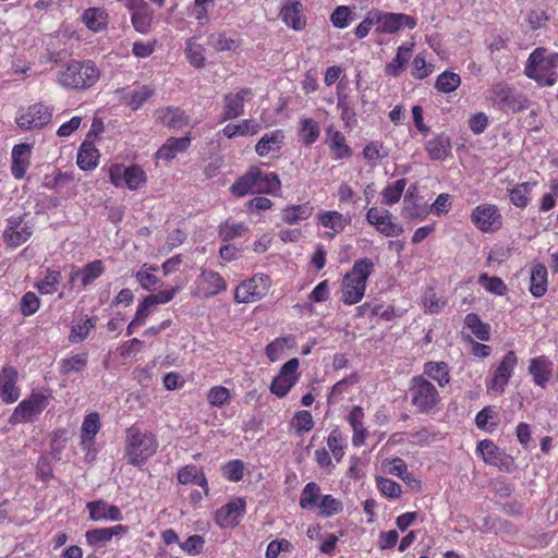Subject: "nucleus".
I'll use <instances>...</instances> for the list:
<instances>
[{
	"mask_svg": "<svg viewBox=\"0 0 558 558\" xmlns=\"http://www.w3.org/2000/svg\"><path fill=\"white\" fill-rule=\"evenodd\" d=\"M87 509L89 511L90 519L94 521H120L122 519V512L117 506L108 505L101 500L88 502Z\"/></svg>",
	"mask_w": 558,
	"mask_h": 558,
	"instance_id": "obj_36",
	"label": "nucleus"
},
{
	"mask_svg": "<svg viewBox=\"0 0 558 558\" xmlns=\"http://www.w3.org/2000/svg\"><path fill=\"white\" fill-rule=\"evenodd\" d=\"M299 360L293 357L281 366L278 375L274 378L270 385L271 393L278 398H283L289 393L291 388L299 380Z\"/></svg>",
	"mask_w": 558,
	"mask_h": 558,
	"instance_id": "obj_16",
	"label": "nucleus"
},
{
	"mask_svg": "<svg viewBox=\"0 0 558 558\" xmlns=\"http://www.w3.org/2000/svg\"><path fill=\"white\" fill-rule=\"evenodd\" d=\"M227 290L223 277L214 270L204 269L195 280L194 294L202 299L215 296Z\"/></svg>",
	"mask_w": 558,
	"mask_h": 558,
	"instance_id": "obj_17",
	"label": "nucleus"
},
{
	"mask_svg": "<svg viewBox=\"0 0 558 558\" xmlns=\"http://www.w3.org/2000/svg\"><path fill=\"white\" fill-rule=\"evenodd\" d=\"M81 19L93 33L106 31L109 24V14L104 8H88L82 13Z\"/></svg>",
	"mask_w": 558,
	"mask_h": 558,
	"instance_id": "obj_31",
	"label": "nucleus"
},
{
	"mask_svg": "<svg viewBox=\"0 0 558 558\" xmlns=\"http://www.w3.org/2000/svg\"><path fill=\"white\" fill-rule=\"evenodd\" d=\"M328 450L331 452L333 459L340 462L344 457V449L347 447V436L343 435L338 428H333L327 439Z\"/></svg>",
	"mask_w": 558,
	"mask_h": 558,
	"instance_id": "obj_51",
	"label": "nucleus"
},
{
	"mask_svg": "<svg viewBox=\"0 0 558 558\" xmlns=\"http://www.w3.org/2000/svg\"><path fill=\"white\" fill-rule=\"evenodd\" d=\"M291 427L298 435H303L314 427V420L310 411L301 410L295 412L291 418Z\"/></svg>",
	"mask_w": 558,
	"mask_h": 558,
	"instance_id": "obj_62",
	"label": "nucleus"
},
{
	"mask_svg": "<svg viewBox=\"0 0 558 558\" xmlns=\"http://www.w3.org/2000/svg\"><path fill=\"white\" fill-rule=\"evenodd\" d=\"M408 396L411 404L418 413L433 414L440 408V395L424 375L414 376L411 379Z\"/></svg>",
	"mask_w": 558,
	"mask_h": 558,
	"instance_id": "obj_8",
	"label": "nucleus"
},
{
	"mask_svg": "<svg viewBox=\"0 0 558 558\" xmlns=\"http://www.w3.org/2000/svg\"><path fill=\"white\" fill-rule=\"evenodd\" d=\"M100 154L93 143L83 142L77 151L76 163L84 171L94 170L99 163Z\"/></svg>",
	"mask_w": 558,
	"mask_h": 558,
	"instance_id": "obj_39",
	"label": "nucleus"
},
{
	"mask_svg": "<svg viewBox=\"0 0 558 558\" xmlns=\"http://www.w3.org/2000/svg\"><path fill=\"white\" fill-rule=\"evenodd\" d=\"M554 364L545 355L536 356L530 361L529 373L533 377V383L544 388L550 380L553 375Z\"/></svg>",
	"mask_w": 558,
	"mask_h": 558,
	"instance_id": "obj_27",
	"label": "nucleus"
},
{
	"mask_svg": "<svg viewBox=\"0 0 558 558\" xmlns=\"http://www.w3.org/2000/svg\"><path fill=\"white\" fill-rule=\"evenodd\" d=\"M270 287L268 276L256 274L252 278L243 280L234 291L236 303H253L263 299Z\"/></svg>",
	"mask_w": 558,
	"mask_h": 558,
	"instance_id": "obj_12",
	"label": "nucleus"
},
{
	"mask_svg": "<svg viewBox=\"0 0 558 558\" xmlns=\"http://www.w3.org/2000/svg\"><path fill=\"white\" fill-rule=\"evenodd\" d=\"M485 100L489 108L511 114L525 111L531 105L526 95L504 81L496 82L488 87Z\"/></svg>",
	"mask_w": 558,
	"mask_h": 558,
	"instance_id": "obj_4",
	"label": "nucleus"
},
{
	"mask_svg": "<svg viewBox=\"0 0 558 558\" xmlns=\"http://www.w3.org/2000/svg\"><path fill=\"white\" fill-rule=\"evenodd\" d=\"M524 75L541 87H551L558 82V52H547L545 47L535 48L527 57Z\"/></svg>",
	"mask_w": 558,
	"mask_h": 558,
	"instance_id": "obj_3",
	"label": "nucleus"
},
{
	"mask_svg": "<svg viewBox=\"0 0 558 558\" xmlns=\"http://www.w3.org/2000/svg\"><path fill=\"white\" fill-rule=\"evenodd\" d=\"M461 85V77L458 73L452 71H444L440 73L435 82V88L442 94L454 92Z\"/></svg>",
	"mask_w": 558,
	"mask_h": 558,
	"instance_id": "obj_54",
	"label": "nucleus"
},
{
	"mask_svg": "<svg viewBox=\"0 0 558 558\" xmlns=\"http://www.w3.org/2000/svg\"><path fill=\"white\" fill-rule=\"evenodd\" d=\"M424 147L432 160H445L451 155V140L445 133L426 141Z\"/></svg>",
	"mask_w": 558,
	"mask_h": 558,
	"instance_id": "obj_30",
	"label": "nucleus"
},
{
	"mask_svg": "<svg viewBox=\"0 0 558 558\" xmlns=\"http://www.w3.org/2000/svg\"><path fill=\"white\" fill-rule=\"evenodd\" d=\"M246 502L242 498H235L216 511L215 521L220 527H233L239 524L244 515Z\"/></svg>",
	"mask_w": 558,
	"mask_h": 558,
	"instance_id": "obj_21",
	"label": "nucleus"
},
{
	"mask_svg": "<svg viewBox=\"0 0 558 558\" xmlns=\"http://www.w3.org/2000/svg\"><path fill=\"white\" fill-rule=\"evenodd\" d=\"M33 233L31 227L21 220H10L4 230V240L8 244H22L28 241Z\"/></svg>",
	"mask_w": 558,
	"mask_h": 558,
	"instance_id": "obj_40",
	"label": "nucleus"
},
{
	"mask_svg": "<svg viewBox=\"0 0 558 558\" xmlns=\"http://www.w3.org/2000/svg\"><path fill=\"white\" fill-rule=\"evenodd\" d=\"M157 119L169 129H182L190 122V117L179 107H165L156 111Z\"/></svg>",
	"mask_w": 558,
	"mask_h": 558,
	"instance_id": "obj_29",
	"label": "nucleus"
},
{
	"mask_svg": "<svg viewBox=\"0 0 558 558\" xmlns=\"http://www.w3.org/2000/svg\"><path fill=\"white\" fill-rule=\"evenodd\" d=\"M317 509L320 517L330 518L343 511V502L332 495H322Z\"/></svg>",
	"mask_w": 558,
	"mask_h": 558,
	"instance_id": "obj_55",
	"label": "nucleus"
},
{
	"mask_svg": "<svg viewBox=\"0 0 558 558\" xmlns=\"http://www.w3.org/2000/svg\"><path fill=\"white\" fill-rule=\"evenodd\" d=\"M33 154V145L21 143L13 146L11 151V173L15 180H22L29 166Z\"/></svg>",
	"mask_w": 558,
	"mask_h": 558,
	"instance_id": "obj_23",
	"label": "nucleus"
},
{
	"mask_svg": "<svg viewBox=\"0 0 558 558\" xmlns=\"http://www.w3.org/2000/svg\"><path fill=\"white\" fill-rule=\"evenodd\" d=\"M315 218L317 226L325 229L324 238L329 241L351 223L349 215H343L337 210H320Z\"/></svg>",
	"mask_w": 558,
	"mask_h": 558,
	"instance_id": "obj_18",
	"label": "nucleus"
},
{
	"mask_svg": "<svg viewBox=\"0 0 558 558\" xmlns=\"http://www.w3.org/2000/svg\"><path fill=\"white\" fill-rule=\"evenodd\" d=\"M320 487L315 482L307 483L301 494L300 507L304 510L317 508L320 500Z\"/></svg>",
	"mask_w": 558,
	"mask_h": 558,
	"instance_id": "obj_52",
	"label": "nucleus"
},
{
	"mask_svg": "<svg viewBox=\"0 0 558 558\" xmlns=\"http://www.w3.org/2000/svg\"><path fill=\"white\" fill-rule=\"evenodd\" d=\"M537 185V181H527L515 183L511 187H507L510 203L518 208H525L530 201L533 189Z\"/></svg>",
	"mask_w": 558,
	"mask_h": 558,
	"instance_id": "obj_35",
	"label": "nucleus"
},
{
	"mask_svg": "<svg viewBox=\"0 0 558 558\" xmlns=\"http://www.w3.org/2000/svg\"><path fill=\"white\" fill-rule=\"evenodd\" d=\"M471 222L482 232L494 233L502 227V215L495 204H480L471 213Z\"/></svg>",
	"mask_w": 558,
	"mask_h": 558,
	"instance_id": "obj_13",
	"label": "nucleus"
},
{
	"mask_svg": "<svg viewBox=\"0 0 558 558\" xmlns=\"http://www.w3.org/2000/svg\"><path fill=\"white\" fill-rule=\"evenodd\" d=\"M60 280L59 270L47 269L45 277L36 283V288L41 294H52L58 290Z\"/></svg>",
	"mask_w": 558,
	"mask_h": 558,
	"instance_id": "obj_61",
	"label": "nucleus"
},
{
	"mask_svg": "<svg viewBox=\"0 0 558 558\" xmlns=\"http://www.w3.org/2000/svg\"><path fill=\"white\" fill-rule=\"evenodd\" d=\"M429 214V207L422 197L408 193L403 199L402 215L407 219L423 220Z\"/></svg>",
	"mask_w": 558,
	"mask_h": 558,
	"instance_id": "obj_34",
	"label": "nucleus"
},
{
	"mask_svg": "<svg viewBox=\"0 0 558 558\" xmlns=\"http://www.w3.org/2000/svg\"><path fill=\"white\" fill-rule=\"evenodd\" d=\"M191 145L190 136L170 137L157 150L156 158L170 161L175 158L178 153L185 151Z\"/></svg>",
	"mask_w": 558,
	"mask_h": 558,
	"instance_id": "obj_38",
	"label": "nucleus"
},
{
	"mask_svg": "<svg viewBox=\"0 0 558 558\" xmlns=\"http://www.w3.org/2000/svg\"><path fill=\"white\" fill-rule=\"evenodd\" d=\"M284 133L278 129L264 134L255 145V151L259 157H266L270 153H278L282 148Z\"/></svg>",
	"mask_w": 558,
	"mask_h": 558,
	"instance_id": "obj_32",
	"label": "nucleus"
},
{
	"mask_svg": "<svg viewBox=\"0 0 558 558\" xmlns=\"http://www.w3.org/2000/svg\"><path fill=\"white\" fill-rule=\"evenodd\" d=\"M51 395L34 391L23 399L12 412L9 422L12 425L34 422L49 405Z\"/></svg>",
	"mask_w": 558,
	"mask_h": 558,
	"instance_id": "obj_10",
	"label": "nucleus"
},
{
	"mask_svg": "<svg viewBox=\"0 0 558 558\" xmlns=\"http://www.w3.org/2000/svg\"><path fill=\"white\" fill-rule=\"evenodd\" d=\"M298 135L300 141L305 146H312L316 143L320 135V126L319 123L307 117H302L299 120Z\"/></svg>",
	"mask_w": 558,
	"mask_h": 558,
	"instance_id": "obj_41",
	"label": "nucleus"
},
{
	"mask_svg": "<svg viewBox=\"0 0 558 558\" xmlns=\"http://www.w3.org/2000/svg\"><path fill=\"white\" fill-rule=\"evenodd\" d=\"M130 12L131 24L134 29L143 35L151 31L154 10L145 0H118Z\"/></svg>",
	"mask_w": 558,
	"mask_h": 558,
	"instance_id": "obj_14",
	"label": "nucleus"
},
{
	"mask_svg": "<svg viewBox=\"0 0 558 558\" xmlns=\"http://www.w3.org/2000/svg\"><path fill=\"white\" fill-rule=\"evenodd\" d=\"M73 180L74 178L71 173L57 171L53 175H45L44 186L53 190L58 194H62Z\"/></svg>",
	"mask_w": 558,
	"mask_h": 558,
	"instance_id": "obj_57",
	"label": "nucleus"
},
{
	"mask_svg": "<svg viewBox=\"0 0 558 558\" xmlns=\"http://www.w3.org/2000/svg\"><path fill=\"white\" fill-rule=\"evenodd\" d=\"M109 180L118 189L126 187L130 191H137L146 185L148 177L142 166L114 162L108 168Z\"/></svg>",
	"mask_w": 558,
	"mask_h": 558,
	"instance_id": "obj_9",
	"label": "nucleus"
},
{
	"mask_svg": "<svg viewBox=\"0 0 558 558\" xmlns=\"http://www.w3.org/2000/svg\"><path fill=\"white\" fill-rule=\"evenodd\" d=\"M158 448L155 435L148 430H142L137 426H131L125 435V458L134 466H142L153 457Z\"/></svg>",
	"mask_w": 558,
	"mask_h": 558,
	"instance_id": "obj_7",
	"label": "nucleus"
},
{
	"mask_svg": "<svg viewBox=\"0 0 558 558\" xmlns=\"http://www.w3.org/2000/svg\"><path fill=\"white\" fill-rule=\"evenodd\" d=\"M464 324L477 339L482 341L489 340L490 327L488 324L482 322L476 314H468Z\"/></svg>",
	"mask_w": 558,
	"mask_h": 558,
	"instance_id": "obj_56",
	"label": "nucleus"
},
{
	"mask_svg": "<svg viewBox=\"0 0 558 558\" xmlns=\"http://www.w3.org/2000/svg\"><path fill=\"white\" fill-rule=\"evenodd\" d=\"M104 272V265L101 260H94L88 263L83 268L72 271V280L80 279L84 287L90 284L94 280L101 276Z\"/></svg>",
	"mask_w": 558,
	"mask_h": 558,
	"instance_id": "obj_47",
	"label": "nucleus"
},
{
	"mask_svg": "<svg viewBox=\"0 0 558 558\" xmlns=\"http://www.w3.org/2000/svg\"><path fill=\"white\" fill-rule=\"evenodd\" d=\"M101 428L100 416L97 412L85 415L81 426V447L83 450H89L94 444L97 434Z\"/></svg>",
	"mask_w": 558,
	"mask_h": 558,
	"instance_id": "obj_28",
	"label": "nucleus"
},
{
	"mask_svg": "<svg viewBox=\"0 0 558 558\" xmlns=\"http://www.w3.org/2000/svg\"><path fill=\"white\" fill-rule=\"evenodd\" d=\"M178 481L183 485H187V484H192V483L197 484L198 486L204 488L205 495L208 494L207 480H206L204 473L202 472V470L199 468H197L196 465H186V466L182 468L181 470H179Z\"/></svg>",
	"mask_w": 558,
	"mask_h": 558,
	"instance_id": "obj_46",
	"label": "nucleus"
},
{
	"mask_svg": "<svg viewBox=\"0 0 558 558\" xmlns=\"http://www.w3.org/2000/svg\"><path fill=\"white\" fill-rule=\"evenodd\" d=\"M374 267L369 258H360L354 262L352 269L345 274L341 283V300L345 305H354L364 298L366 282Z\"/></svg>",
	"mask_w": 558,
	"mask_h": 558,
	"instance_id": "obj_5",
	"label": "nucleus"
},
{
	"mask_svg": "<svg viewBox=\"0 0 558 558\" xmlns=\"http://www.w3.org/2000/svg\"><path fill=\"white\" fill-rule=\"evenodd\" d=\"M337 108L340 111V118L345 126L352 128L357 123L355 110L347 95L338 96Z\"/></svg>",
	"mask_w": 558,
	"mask_h": 558,
	"instance_id": "obj_64",
	"label": "nucleus"
},
{
	"mask_svg": "<svg viewBox=\"0 0 558 558\" xmlns=\"http://www.w3.org/2000/svg\"><path fill=\"white\" fill-rule=\"evenodd\" d=\"M94 327L95 324L92 320V318H81L71 328V332L69 336L70 341L73 343H80L84 341L92 331V329H94Z\"/></svg>",
	"mask_w": 558,
	"mask_h": 558,
	"instance_id": "obj_63",
	"label": "nucleus"
},
{
	"mask_svg": "<svg viewBox=\"0 0 558 558\" xmlns=\"http://www.w3.org/2000/svg\"><path fill=\"white\" fill-rule=\"evenodd\" d=\"M476 451L481 454L486 464L498 466L499 469H508L511 464L510 457L489 439L481 440L477 444Z\"/></svg>",
	"mask_w": 558,
	"mask_h": 558,
	"instance_id": "obj_25",
	"label": "nucleus"
},
{
	"mask_svg": "<svg viewBox=\"0 0 558 558\" xmlns=\"http://www.w3.org/2000/svg\"><path fill=\"white\" fill-rule=\"evenodd\" d=\"M19 374L13 366H5L0 371V399L7 404L16 402L21 396L17 386Z\"/></svg>",
	"mask_w": 558,
	"mask_h": 558,
	"instance_id": "obj_22",
	"label": "nucleus"
},
{
	"mask_svg": "<svg viewBox=\"0 0 558 558\" xmlns=\"http://www.w3.org/2000/svg\"><path fill=\"white\" fill-rule=\"evenodd\" d=\"M52 114V107L35 102L16 112L15 123L23 131L41 130L51 122Z\"/></svg>",
	"mask_w": 558,
	"mask_h": 558,
	"instance_id": "obj_11",
	"label": "nucleus"
},
{
	"mask_svg": "<svg viewBox=\"0 0 558 558\" xmlns=\"http://www.w3.org/2000/svg\"><path fill=\"white\" fill-rule=\"evenodd\" d=\"M128 532V526L118 524L110 527H99L86 532V541L90 546L105 545L114 536L124 535Z\"/></svg>",
	"mask_w": 558,
	"mask_h": 558,
	"instance_id": "obj_33",
	"label": "nucleus"
},
{
	"mask_svg": "<svg viewBox=\"0 0 558 558\" xmlns=\"http://www.w3.org/2000/svg\"><path fill=\"white\" fill-rule=\"evenodd\" d=\"M281 189V181L276 172H264L257 166H252L238 178L230 187L232 195L243 197L252 194L275 195Z\"/></svg>",
	"mask_w": 558,
	"mask_h": 558,
	"instance_id": "obj_2",
	"label": "nucleus"
},
{
	"mask_svg": "<svg viewBox=\"0 0 558 558\" xmlns=\"http://www.w3.org/2000/svg\"><path fill=\"white\" fill-rule=\"evenodd\" d=\"M185 57L189 63L195 69H203L206 64L205 48L195 38L186 40Z\"/></svg>",
	"mask_w": 558,
	"mask_h": 558,
	"instance_id": "obj_50",
	"label": "nucleus"
},
{
	"mask_svg": "<svg viewBox=\"0 0 558 558\" xmlns=\"http://www.w3.org/2000/svg\"><path fill=\"white\" fill-rule=\"evenodd\" d=\"M423 373L439 387H445L450 381L449 367L445 362H427L424 364Z\"/></svg>",
	"mask_w": 558,
	"mask_h": 558,
	"instance_id": "obj_48",
	"label": "nucleus"
},
{
	"mask_svg": "<svg viewBox=\"0 0 558 558\" xmlns=\"http://www.w3.org/2000/svg\"><path fill=\"white\" fill-rule=\"evenodd\" d=\"M248 232V227L244 222L227 220L219 227V235L225 242L244 238Z\"/></svg>",
	"mask_w": 558,
	"mask_h": 558,
	"instance_id": "obj_49",
	"label": "nucleus"
},
{
	"mask_svg": "<svg viewBox=\"0 0 558 558\" xmlns=\"http://www.w3.org/2000/svg\"><path fill=\"white\" fill-rule=\"evenodd\" d=\"M326 142L333 160L348 159L352 156V148L347 143L345 136L332 124L325 130Z\"/></svg>",
	"mask_w": 558,
	"mask_h": 558,
	"instance_id": "obj_24",
	"label": "nucleus"
},
{
	"mask_svg": "<svg viewBox=\"0 0 558 558\" xmlns=\"http://www.w3.org/2000/svg\"><path fill=\"white\" fill-rule=\"evenodd\" d=\"M253 97V90L248 87L240 88L234 93L223 96V111L221 121L235 119L244 113V106Z\"/></svg>",
	"mask_w": 558,
	"mask_h": 558,
	"instance_id": "obj_20",
	"label": "nucleus"
},
{
	"mask_svg": "<svg viewBox=\"0 0 558 558\" xmlns=\"http://www.w3.org/2000/svg\"><path fill=\"white\" fill-rule=\"evenodd\" d=\"M210 39L211 46L218 52L236 51L242 45L240 38L228 37L226 33H218L217 35H211Z\"/></svg>",
	"mask_w": 558,
	"mask_h": 558,
	"instance_id": "obj_60",
	"label": "nucleus"
},
{
	"mask_svg": "<svg viewBox=\"0 0 558 558\" xmlns=\"http://www.w3.org/2000/svg\"><path fill=\"white\" fill-rule=\"evenodd\" d=\"M314 211V207L310 202L299 205H290L282 210V220L289 225L308 219Z\"/></svg>",
	"mask_w": 558,
	"mask_h": 558,
	"instance_id": "obj_44",
	"label": "nucleus"
},
{
	"mask_svg": "<svg viewBox=\"0 0 558 558\" xmlns=\"http://www.w3.org/2000/svg\"><path fill=\"white\" fill-rule=\"evenodd\" d=\"M407 186V179L402 178L388 184L381 192L383 203L388 206L397 204Z\"/></svg>",
	"mask_w": 558,
	"mask_h": 558,
	"instance_id": "obj_58",
	"label": "nucleus"
},
{
	"mask_svg": "<svg viewBox=\"0 0 558 558\" xmlns=\"http://www.w3.org/2000/svg\"><path fill=\"white\" fill-rule=\"evenodd\" d=\"M547 268L539 263L533 264L530 271L529 290L534 298H542L547 292Z\"/></svg>",
	"mask_w": 558,
	"mask_h": 558,
	"instance_id": "obj_37",
	"label": "nucleus"
},
{
	"mask_svg": "<svg viewBox=\"0 0 558 558\" xmlns=\"http://www.w3.org/2000/svg\"><path fill=\"white\" fill-rule=\"evenodd\" d=\"M363 158L369 166H377L378 162L387 157V151L384 150V145L379 141H371L363 148Z\"/></svg>",
	"mask_w": 558,
	"mask_h": 558,
	"instance_id": "obj_59",
	"label": "nucleus"
},
{
	"mask_svg": "<svg viewBox=\"0 0 558 558\" xmlns=\"http://www.w3.org/2000/svg\"><path fill=\"white\" fill-rule=\"evenodd\" d=\"M412 48L404 45L398 47L396 57L385 65V74L389 77H398L405 69L411 57Z\"/></svg>",
	"mask_w": 558,
	"mask_h": 558,
	"instance_id": "obj_42",
	"label": "nucleus"
},
{
	"mask_svg": "<svg viewBox=\"0 0 558 558\" xmlns=\"http://www.w3.org/2000/svg\"><path fill=\"white\" fill-rule=\"evenodd\" d=\"M518 364V357L513 351H508L496 367L492 379L487 384V391L493 395L504 393Z\"/></svg>",
	"mask_w": 558,
	"mask_h": 558,
	"instance_id": "obj_15",
	"label": "nucleus"
},
{
	"mask_svg": "<svg viewBox=\"0 0 558 558\" xmlns=\"http://www.w3.org/2000/svg\"><path fill=\"white\" fill-rule=\"evenodd\" d=\"M282 22L294 31H303L306 26L304 7L300 0H293L284 4L280 11Z\"/></svg>",
	"mask_w": 558,
	"mask_h": 558,
	"instance_id": "obj_26",
	"label": "nucleus"
},
{
	"mask_svg": "<svg viewBox=\"0 0 558 558\" xmlns=\"http://www.w3.org/2000/svg\"><path fill=\"white\" fill-rule=\"evenodd\" d=\"M100 77V71L90 60H71L58 72V83L69 89H88Z\"/></svg>",
	"mask_w": 558,
	"mask_h": 558,
	"instance_id": "obj_6",
	"label": "nucleus"
},
{
	"mask_svg": "<svg viewBox=\"0 0 558 558\" xmlns=\"http://www.w3.org/2000/svg\"><path fill=\"white\" fill-rule=\"evenodd\" d=\"M295 338L293 336L279 337L267 344L265 349L266 356L270 362L280 360L288 350L294 348Z\"/></svg>",
	"mask_w": 558,
	"mask_h": 558,
	"instance_id": "obj_43",
	"label": "nucleus"
},
{
	"mask_svg": "<svg viewBox=\"0 0 558 558\" xmlns=\"http://www.w3.org/2000/svg\"><path fill=\"white\" fill-rule=\"evenodd\" d=\"M417 26V20L405 13L386 12L379 9H371L362 22L354 28V35L357 39L367 37L372 28L375 27L376 35H395L402 28L414 29Z\"/></svg>",
	"mask_w": 558,
	"mask_h": 558,
	"instance_id": "obj_1",
	"label": "nucleus"
},
{
	"mask_svg": "<svg viewBox=\"0 0 558 558\" xmlns=\"http://www.w3.org/2000/svg\"><path fill=\"white\" fill-rule=\"evenodd\" d=\"M260 130V125L253 119L242 120L239 124L229 123L222 129V133L228 138L235 136L255 135Z\"/></svg>",
	"mask_w": 558,
	"mask_h": 558,
	"instance_id": "obj_45",
	"label": "nucleus"
},
{
	"mask_svg": "<svg viewBox=\"0 0 558 558\" xmlns=\"http://www.w3.org/2000/svg\"><path fill=\"white\" fill-rule=\"evenodd\" d=\"M87 353L69 355L60 361V372L63 375L82 372L87 364Z\"/></svg>",
	"mask_w": 558,
	"mask_h": 558,
	"instance_id": "obj_53",
	"label": "nucleus"
},
{
	"mask_svg": "<svg viewBox=\"0 0 558 558\" xmlns=\"http://www.w3.org/2000/svg\"><path fill=\"white\" fill-rule=\"evenodd\" d=\"M366 220L386 236H398L402 232V227L392 221V215L385 208L371 207L366 213Z\"/></svg>",
	"mask_w": 558,
	"mask_h": 558,
	"instance_id": "obj_19",
	"label": "nucleus"
}]
</instances>
